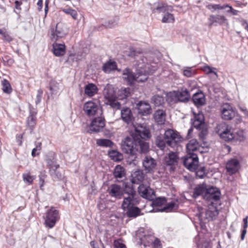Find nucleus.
Here are the masks:
<instances>
[{
  "label": "nucleus",
  "instance_id": "obj_26",
  "mask_svg": "<svg viewBox=\"0 0 248 248\" xmlns=\"http://www.w3.org/2000/svg\"><path fill=\"white\" fill-rule=\"evenodd\" d=\"M209 20L212 23H217L219 25H228V19L223 15H210Z\"/></svg>",
  "mask_w": 248,
  "mask_h": 248
},
{
  "label": "nucleus",
  "instance_id": "obj_30",
  "mask_svg": "<svg viewBox=\"0 0 248 248\" xmlns=\"http://www.w3.org/2000/svg\"><path fill=\"white\" fill-rule=\"evenodd\" d=\"M98 89L95 85L89 83L85 87V93L89 97H92L97 93Z\"/></svg>",
  "mask_w": 248,
  "mask_h": 248
},
{
  "label": "nucleus",
  "instance_id": "obj_22",
  "mask_svg": "<svg viewBox=\"0 0 248 248\" xmlns=\"http://www.w3.org/2000/svg\"><path fill=\"white\" fill-rule=\"evenodd\" d=\"M155 160L150 156H146L142 161V165L147 172H151L156 166Z\"/></svg>",
  "mask_w": 248,
  "mask_h": 248
},
{
  "label": "nucleus",
  "instance_id": "obj_49",
  "mask_svg": "<svg viewBox=\"0 0 248 248\" xmlns=\"http://www.w3.org/2000/svg\"><path fill=\"white\" fill-rule=\"evenodd\" d=\"M62 11L66 14L70 15L74 19L78 18V13L76 10L68 8L62 9Z\"/></svg>",
  "mask_w": 248,
  "mask_h": 248
},
{
  "label": "nucleus",
  "instance_id": "obj_43",
  "mask_svg": "<svg viewBox=\"0 0 248 248\" xmlns=\"http://www.w3.org/2000/svg\"><path fill=\"white\" fill-rule=\"evenodd\" d=\"M142 53V50L140 48H132L130 49L128 56L132 58L137 59V57Z\"/></svg>",
  "mask_w": 248,
  "mask_h": 248
},
{
  "label": "nucleus",
  "instance_id": "obj_13",
  "mask_svg": "<svg viewBox=\"0 0 248 248\" xmlns=\"http://www.w3.org/2000/svg\"><path fill=\"white\" fill-rule=\"evenodd\" d=\"M105 126V122L102 117L94 118L90 124L89 128L91 132H98L101 131Z\"/></svg>",
  "mask_w": 248,
  "mask_h": 248
},
{
  "label": "nucleus",
  "instance_id": "obj_31",
  "mask_svg": "<svg viewBox=\"0 0 248 248\" xmlns=\"http://www.w3.org/2000/svg\"><path fill=\"white\" fill-rule=\"evenodd\" d=\"M177 94L178 98V102H186L190 98V94L188 91L185 89H182L181 91H177Z\"/></svg>",
  "mask_w": 248,
  "mask_h": 248
},
{
  "label": "nucleus",
  "instance_id": "obj_45",
  "mask_svg": "<svg viewBox=\"0 0 248 248\" xmlns=\"http://www.w3.org/2000/svg\"><path fill=\"white\" fill-rule=\"evenodd\" d=\"M228 6H229L228 4H224L223 5H221L220 4H209L207 6V8L211 10L212 12L216 10H223L226 8Z\"/></svg>",
  "mask_w": 248,
  "mask_h": 248
},
{
  "label": "nucleus",
  "instance_id": "obj_34",
  "mask_svg": "<svg viewBox=\"0 0 248 248\" xmlns=\"http://www.w3.org/2000/svg\"><path fill=\"white\" fill-rule=\"evenodd\" d=\"M178 208V205L175 202H171L168 203L167 205L161 208H154L153 211L154 212H163V211H172L173 209H176Z\"/></svg>",
  "mask_w": 248,
  "mask_h": 248
},
{
  "label": "nucleus",
  "instance_id": "obj_53",
  "mask_svg": "<svg viewBox=\"0 0 248 248\" xmlns=\"http://www.w3.org/2000/svg\"><path fill=\"white\" fill-rule=\"evenodd\" d=\"M41 144V142H38L36 145V147L32 149L31 155L33 157L39 155L42 148Z\"/></svg>",
  "mask_w": 248,
  "mask_h": 248
},
{
  "label": "nucleus",
  "instance_id": "obj_56",
  "mask_svg": "<svg viewBox=\"0 0 248 248\" xmlns=\"http://www.w3.org/2000/svg\"><path fill=\"white\" fill-rule=\"evenodd\" d=\"M143 231V229H140L137 233V237H138L140 240V244H143L144 245V246L145 247L147 246L146 244L145 243L146 236H144V237H142L140 235V233L142 232Z\"/></svg>",
  "mask_w": 248,
  "mask_h": 248
},
{
  "label": "nucleus",
  "instance_id": "obj_24",
  "mask_svg": "<svg viewBox=\"0 0 248 248\" xmlns=\"http://www.w3.org/2000/svg\"><path fill=\"white\" fill-rule=\"evenodd\" d=\"M199 148L198 142L194 139L191 140L186 145L187 155H197L195 152H197Z\"/></svg>",
  "mask_w": 248,
  "mask_h": 248
},
{
  "label": "nucleus",
  "instance_id": "obj_4",
  "mask_svg": "<svg viewBox=\"0 0 248 248\" xmlns=\"http://www.w3.org/2000/svg\"><path fill=\"white\" fill-rule=\"evenodd\" d=\"M217 205V203L212 202L211 203L209 204L205 210L201 207H198L199 218L201 220L206 219L208 221L216 219L219 214Z\"/></svg>",
  "mask_w": 248,
  "mask_h": 248
},
{
  "label": "nucleus",
  "instance_id": "obj_54",
  "mask_svg": "<svg viewBox=\"0 0 248 248\" xmlns=\"http://www.w3.org/2000/svg\"><path fill=\"white\" fill-rule=\"evenodd\" d=\"M124 191L125 194H127V196H130L132 195L134 197H136V191L131 186H127L126 185L125 188L124 189Z\"/></svg>",
  "mask_w": 248,
  "mask_h": 248
},
{
  "label": "nucleus",
  "instance_id": "obj_16",
  "mask_svg": "<svg viewBox=\"0 0 248 248\" xmlns=\"http://www.w3.org/2000/svg\"><path fill=\"white\" fill-rule=\"evenodd\" d=\"M116 91L113 85L108 84H107L103 90V95L106 100L108 101H111L117 98Z\"/></svg>",
  "mask_w": 248,
  "mask_h": 248
},
{
  "label": "nucleus",
  "instance_id": "obj_50",
  "mask_svg": "<svg viewBox=\"0 0 248 248\" xmlns=\"http://www.w3.org/2000/svg\"><path fill=\"white\" fill-rule=\"evenodd\" d=\"M116 99H114L111 101H108L107 103H108L113 109H119L121 108V104Z\"/></svg>",
  "mask_w": 248,
  "mask_h": 248
},
{
  "label": "nucleus",
  "instance_id": "obj_3",
  "mask_svg": "<svg viewBox=\"0 0 248 248\" xmlns=\"http://www.w3.org/2000/svg\"><path fill=\"white\" fill-rule=\"evenodd\" d=\"M136 127L134 126V127ZM134 130H135L134 129ZM137 135L136 134L135 131L131 135V137L125 138L121 143V148L125 154L130 155H134L138 152L139 148L136 140H137Z\"/></svg>",
  "mask_w": 248,
  "mask_h": 248
},
{
  "label": "nucleus",
  "instance_id": "obj_18",
  "mask_svg": "<svg viewBox=\"0 0 248 248\" xmlns=\"http://www.w3.org/2000/svg\"><path fill=\"white\" fill-rule=\"evenodd\" d=\"M98 109V107L97 104L92 101H89L86 102L83 107V110L88 116L94 115Z\"/></svg>",
  "mask_w": 248,
  "mask_h": 248
},
{
  "label": "nucleus",
  "instance_id": "obj_21",
  "mask_svg": "<svg viewBox=\"0 0 248 248\" xmlns=\"http://www.w3.org/2000/svg\"><path fill=\"white\" fill-rule=\"evenodd\" d=\"M240 168L239 162L236 159H232L229 160L226 166L227 172L230 174L235 173Z\"/></svg>",
  "mask_w": 248,
  "mask_h": 248
},
{
  "label": "nucleus",
  "instance_id": "obj_59",
  "mask_svg": "<svg viewBox=\"0 0 248 248\" xmlns=\"http://www.w3.org/2000/svg\"><path fill=\"white\" fill-rule=\"evenodd\" d=\"M113 245L115 248H126L121 239L115 240Z\"/></svg>",
  "mask_w": 248,
  "mask_h": 248
},
{
  "label": "nucleus",
  "instance_id": "obj_47",
  "mask_svg": "<svg viewBox=\"0 0 248 248\" xmlns=\"http://www.w3.org/2000/svg\"><path fill=\"white\" fill-rule=\"evenodd\" d=\"M245 136L243 131L240 130L236 132H234V140L232 141H241L245 140Z\"/></svg>",
  "mask_w": 248,
  "mask_h": 248
},
{
  "label": "nucleus",
  "instance_id": "obj_20",
  "mask_svg": "<svg viewBox=\"0 0 248 248\" xmlns=\"http://www.w3.org/2000/svg\"><path fill=\"white\" fill-rule=\"evenodd\" d=\"M138 113L142 115H148L152 112L151 107L148 102L140 101L137 104Z\"/></svg>",
  "mask_w": 248,
  "mask_h": 248
},
{
  "label": "nucleus",
  "instance_id": "obj_44",
  "mask_svg": "<svg viewBox=\"0 0 248 248\" xmlns=\"http://www.w3.org/2000/svg\"><path fill=\"white\" fill-rule=\"evenodd\" d=\"M156 144L161 150H163L165 147L166 144H167L165 137L157 136L156 140Z\"/></svg>",
  "mask_w": 248,
  "mask_h": 248
},
{
  "label": "nucleus",
  "instance_id": "obj_14",
  "mask_svg": "<svg viewBox=\"0 0 248 248\" xmlns=\"http://www.w3.org/2000/svg\"><path fill=\"white\" fill-rule=\"evenodd\" d=\"M107 192L111 197L120 199L123 195L124 189L118 185L112 184L108 187Z\"/></svg>",
  "mask_w": 248,
  "mask_h": 248
},
{
  "label": "nucleus",
  "instance_id": "obj_28",
  "mask_svg": "<svg viewBox=\"0 0 248 248\" xmlns=\"http://www.w3.org/2000/svg\"><path fill=\"white\" fill-rule=\"evenodd\" d=\"M131 182L133 184H139L144 179V174L142 170H138L134 171L131 175Z\"/></svg>",
  "mask_w": 248,
  "mask_h": 248
},
{
  "label": "nucleus",
  "instance_id": "obj_41",
  "mask_svg": "<svg viewBox=\"0 0 248 248\" xmlns=\"http://www.w3.org/2000/svg\"><path fill=\"white\" fill-rule=\"evenodd\" d=\"M1 84L2 86V91L4 93L9 94L12 91V88L8 80L6 79H4L1 82Z\"/></svg>",
  "mask_w": 248,
  "mask_h": 248
},
{
  "label": "nucleus",
  "instance_id": "obj_52",
  "mask_svg": "<svg viewBox=\"0 0 248 248\" xmlns=\"http://www.w3.org/2000/svg\"><path fill=\"white\" fill-rule=\"evenodd\" d=\"M50 90L52 94H55L59 90V83L55 81H52L51 82Z\"/></svg>",
  "mask_w": 248,
  "mask_h": 248
},
{
  "label": "nucleus",
  "instance_id": "obj_55",
  "mask_svg": "<svg viewBox=\"0 0 248 248\" xmlns=\"http://www.w3.org/2000/svg\"><path fill=\"white\" fill-rule=\"evenodd\" d=\"M196 176L199 178H203L205 176L204 167H201L196 172Z\"/></svg>",
  "mask_w": 248,
  "mask_h": 248
},
{
  "label": "nucleus",
  "instance_id": "obj_57",
  "mask_svg": "<svg viewBox=\"0 0 248 248\" xmlns=\"http://www.w3.org/2000/svg\"><path fill=\"white\" fill-rule=\"evenodd\" d=\"M23 178L24 182L28 183L29 184H31L34 179L33 176H31L29 174H24L23 175Z\"/></svg>",
  "mask_w": 248,
  "mask_h": 248
},
{
  "label": "nucleus",
  "instance_id": "obj_15",
  "mask_svg": "<svg viewBox=\"0 0 248 248\" xmlns=\"http://www.w3.org/2000/svg\"><path fill=\"white\" fill-rule=\"evenodd\" d=\"M221 113L222 119L226 120H231L235 115V112L228 104H224L221 107Z\"/></svg>",
  "mask_w": 248,
  "mask_h": 248
},
{
  "label": "nucleus",
  "instance_id": "obj_10",
  "mask_svg": "<svg viewBox=\"0 0 248 248\" xmlns=\"http://www.w3.org/2000/svg\"><path fill=\"white\" fill-rule=\"evenodd\" d=\"M167 144L171 147L175 146L176 143L181 141V137L177 132L172 129L167 130L164 133Z\"/></svg>",
  "mask_w": 248,
  "mask_h": 248
},
{
  "label": "nucleus",
  "instance_id": "obj_19",
  "mask_svg": "<svg viewBox=\"0 0 248 248\" xmlns=\"http://www.w3.org/2000/svg\"><path fill=\"white\" fill-rule=\"evenodd\" d=\"M122 120L127 124H129L133 121L134 117L131 109L127 107H124L121 111Z\"/></svg>",
  "mask_w": 248,
  "mask_h": 248
},
{
  "label": "nucleus",
  "instance_id": "obj_35",
  "mask_svg": "<svg viewBox=\"0 0 248 248\" xmlns=\"http://www.w3.org/2000/svg\"><path fill=\"white\" fill-rule=\"evenodd\" d=\"M108 155L112 160L114 161H120L123 159V155L116 150H111L108 152Z\"/></svg>",
  "mask_w": 248,
  "mask_h": 248
},
{
  "label": "nucleus",
  "instance_id": "obj_62",
  "mask_svg": "<svg viewBox=\"0 0 248 248\" xmlns=\"http://www.w3.org/2000/svg\"><path fill=\"white\" fill-rule=\"evenodd\" d=\"M192 125L197 129H201L204 126V124L193 120Z\"/></svg>",
  "mask_w": 248,
  "mask_h": 248
},
{
  "label": "nucleus",
  "instance_id": "obj_58",
  "mask_svg": "<svg viewBox=\"0 0 248 248\" xmlns=\"http://www.w3.org/2000/svg\"><path fill=\"white\" fill-rule=\"evenodd\" d=\"M46 177V172L42 171L40 173L39 175V180H40V186L42 187L44 184L45 179Z\"/></svg>",
  "mask_w": 248,
  "mask_h": 248
},
{
  "label": "nucleus",
  "instance_id": "obj_63",
  "mask_svg": "<svg viewBox=\"0 0 248 248\" xmlns=\"http://www.w3.org/2000/svg\"><path fill=\"white\" fill-rule=\"evenodd\" d=\"M165 202L164 199L158 198L153 202V205L158 206L163 204Z\"/></svg>",
  "mask_w": 248,
  "mask_h": 248
},
{
  "label": "nucleus",
  "instance_id": "obj_27",
  "mask_svg": "<svg viewBox=\"0 0 248 248\" xmlns=\"http://www.w3.org/2000/svg\"><path fill=\"white\" fill-rule=\"evenodd\" d=\"M194 103L197 106H201L205 103V98L203 93L202 92L195 93L192 98Z\"/></svg>",
  "mask_w": 248,
  "mask_h": 248
},
{
  "label": "nucleus",
  "instance_id": "obj_25",
  "mask_svg": "<svg viewBox=\"0 0 248 248\" xmlns=\"http://www.w3.org/2000/svg\"><path fill=\"white\" fill-rule=\"evenodd\" d=\"M53 52L57 57L63 56L65 52V46L64 44H59L55 42L53 44Z\"/></svg>",
  "mask_w": 248,
  "mask_h": 248
},
{
  "label": "nucleus",
  "instance_id": "obj_12",
  "mask_svg": "<svg viewBox=\"0 0 248 248\" xmlns=\"http://www.w3.org/2000/svg\"><path fill=\"white\" fill-rule=\"evenodd\" d=\"M138 192L141 197L149 200H153L155 198L154 190L149 186L144 184H141L139 186Z\"/></svg>",
  "mask_w": 248,
  "mask_h": 248
},
{
  "label": "nucleus",
  "instance_id": "obj_2",
  "mask_svg": "<svg viewBox=\"0 0 248 248\" xmlns=\"http://www.w3.org/2000/svg\"><path fill=\"white\" fill-rule=\"evenodd\" d=\"M135 133L137 135V140L138 148L141 153H146L148 151L149 145L144 140L148 139L151 135L149 130L145 127L140 125L135 127Z\"/></svg>",
  "mask_w": 248,
  "mask_h": 248
},
{
  "label": "nucleus",
  "instance_id": "obj_46",
  "mask_svg": "<svg viewBox=\"0 0 248 248\" xmlns=\"http://www.w3.org/2000/svg\"><path fill=\"white\" fill-rule=\"evenodd\" d=\"M130 89L129 88L122 89L118 92V96L120 99H123L128 96Z\"/></svg>",
  "mask_w": 248,
  "mask_h": 248
},
{
  "label": "nucleus",
  "instance_id": "obj_11",
  "mask_svg": "<svg viewBox=\"0 0 248 248\" xmlns=\"http://www.w3.org/2000/svg\"><path fill=\"white\" fill-rule=\"evenodd\" d=\"M179 158L177 153L171 152L165 156L164 162L165 164L170 167V170H173L177 166Z\"/></svg>",
  "mask_w": 248,
  "mask_h": 248
},
{
  "label": "nucleus",
  "instance_id": "obj_17",
  "mask_svg": "<svg viewBox=\"0 0 248 248\" xmlns=\"http://www.w3.org/2000/svg\"><path fill=\"white\" fill-rule=\"evenodd\" d=\"M138 203V200L136 197H134L132 195L130 196H124L122 207L124 211H125L136 205Z\"/></svg>",
  "mask_w": 248,
  "mask_h": 248
},
{
  "label": "nucleus",
  "instance_id": "obj_32",
  "mask_svg": "<svg viewBox=\"0 0 248 248\" xmlns=\"http://www.w3.org/2000/svg\"><path fill=\"white\" fill-rule=\"evenodd\" d=\"M59 165L53 166L50 170V174L54 180H60L63 177V174L60 172L58 169Z\"/></svg>",
  "mask_w": 248,
  "mask_h": 248
},
{
  "label": "nucleus",
  "instance_id": "obj_40",
  "mask_svg": "<svg viewBox=\"0 0 248 248\" xmlns=\"http://www.w3.org/2000/svg\"><path fill=\"white\" fill-rule=\"evenodd\" d=\"M96 144L102 147H110L113 145V142L108 139H98L96 140Z\"/></svg>",
  "mask_w": 248,
  "mask_h": 248
},
{
  "label": "nucleus",
  "instance_id": "obj_38",
  "mask_svg": "<svg viewBox=\"0 0 248 248\" xmlns=\"http://www.w3.org/2000/svg\"><path fill=\"white\" fill-rule=\"evenodd\" d=\"M116 63L114 62H108L103 66V70L106 73H109L116 69Z\"/></svg>",
  "mask_w": 248,
  "mask_h": 248
},
{
  "label": "nucleus",
  "instance_id": "obj_36",
  "mask_svg": "<svg viewBox=\"0 0 248 248\" xmlns=\"http://www.w3.org/2000/svg\"><path fill=\"white\" fill-rule=\"evenodd\" d=\"M203 71L206 74H213L212 78L216 80L218 78V75L216 72V68L215 67H211L208 65L204 66L202 68Z\"/></svg>",
  "mask_w": 248,
  "mask_h": 248
},
{
  "label": "nucleus",
  "instance_id": "obj_5",
  "mask_svg": "<svg viewBox=\"0 0 248 248\" xmlns=\"http://www.w3.org/2000/svg\"><path fill=\"white\" fill-rule=\"evenodd\" d=\"M217 132L225 141H231L234 140L233 130L225 123H221L217 126Z\"/></svg>",
  "mask_w": 248,
  "mask_h": 248
},
{
  "label": "nucleus",
  "instance_id": "obj_60",
  "mask_svg": "<svg viewBox=\"0 0 248 248\" xmlns=\"http://www.w3.org/2000/svg\"><path fill=\"white\" fill-rule=\"evenodd\" d=\"M169 7L166 5H162L160 6H158L156 10L159 12V13H165L166 11H168L169 9Z\"/></svg>",
  "mask_w": 248,
  "mask_h": 248
},
{
  "label": "nucleus",
  "instance_id": "obj_42",
  "mask_svg": "<svg viewBox=\"0 0 248 248\" xmlns=\"http://www.w3.org/2000/svg\"><path fill=\"white\" fill-rule=\"evenodd\" d=\"M206 189L203 186L200 185L197 186L194 189L193 196L194 198H197L201 195L204 194Z\"/></svg>",
  "mask_w": 248,
  "mask_h": 248
},
{
  "label": "nucleus",
  "instance_id": "obj_9",
  "mask_svg": "<svg viewBox=\"0 0 248 248\" xmlns=\"http://www.w3.org/2000/svg\"><path fill=\"white\" fill-rule=\"evenodd\" d=\"M184 165L190 171H195L198 168L199 159L197 155H186L184 160Z\"/></svg>",
  "mask_w": 248,
  "mask_h": 248
},
{
  "label": "nucleus",
  "instance_id": "obj_48",
  "mask_svg": "<svg viewBox=\"0 0 248 248\" xmlns=\"http://www.w3.org/2000/svg\"><path fill=\"white\" fill-rule=\"evenodd\" d=\"M174 21V17L172 14L166 13L163 16L162 22L163 23H172Z\"/></svg>",
  "mask_w": 248,
  "mask_h": 248
},
{
  "label": "nucleus",
  "instance_id": "obj_7",
  "mask_svg": "<svg viewBox=\"0 0 248 248\" xmlns=\"http://www.w3.org/2000/svg\"><path fill=\"white\" fill-rule=\"evenodd\" d=\"M59 219V212L55 208L51 207L46 213L45 224L49 228H53Z\"/></svg>",
  "mask_w": 248,
  "mask_h": 248
},
{
  "label": "nucleus",
  "instance_id": "obj_37",
  "mask_svg": "<svg viewBox=\"0 0 248 248\" xmlns=\"http://www.w3.org/2000/svg\"><path fill=\"white\" fill-rule=\"evenodd\" d=\"M126 215L130 217H136L140 214V209L135 205L126 210Z\"/></svg>",
  "mask_w": 248,
  "mask_h": 248
},
{
  "label": "nucleus",
  "instance_id": "obj_8",
  "mask_svg": "<svg viewBox=\"0 0 248 248\" xmlns=\"http://www.w3.org/2000/svg\"><path fill=\"white\" fill-rule=\"evenodd\" d=\"M203 196L204 199L210 202V203L212 202L217 203L220 199V192L217 188L211 187L206 189Z\"/></svg>",
  "mask_w": 248,
  "mask_h": 248
},
{
  "label": "nucleus",
  "instance_id": "obj_64",
  "mask_svg": "<svg viewBox=\"0 0 248 248\" xmlns=\"http://www.w3.org/2000/svg\"><path fill=\"white\" fill-rule=\"evenodd\" d=\"M43 91L41 90L38 91L37 94L36 95V100L35 103L36 105L38 104L41 100L42 96Z\"/></svg>",
  "mask_w": 248,
  "mask_h": 248
},
{
  "label": "nucleus",
  "instance_id": "obj_1",
  "mask_svg": "<svg viewBox=\"0 0 248 248\" xmlns=\"http://www.w3.org/2000/svg\"><path fill=\"white\" fill-rule=\"evenodd\" d=\"M135 64V75L128 68L124 69L123 72V78L129 84H131L135 80L138 82H145L147 80L148 75L153 73L154 71L151 68L150 64L148 62L147 58L144 57H140Z\"/></svg>",
  "mask_w": 248,
  "mask_h": 248
},
{
  "label": "nucleus",
  "instance_id": "obj_33",
  "mask_svg": "<svg viewBox=\"0 0 248 248\" xmlns=\"http://www.w3.org/2000/svg\"><path fill=\"white\" fill-rule=\"evenodd\" d=\"M166 101L168 103L172 105L178 102L177 91L170 92L166 94Z\"/></svg>",
  "mask_w": 248,
  "mask_h": 248
},
{
  "label": "nucleus",
  "instance_id": "obj_51",
  "mask_svg": "<svg viewBox=\"0 0 248 248\" xmlns=\"http://www.w3.org/2000/svg\"><path fill=\"white\" fill-rule=\"evenodd\" d=\"M36 117L35 114L31 113L28 117L27 123L30 127H33L35 124Z\"/></svg>",
  "mask_w": 248,
  "mask_h": 248
},
{
  "label": "nucleus",
  "instance_id": "obj_61",
  "mask_svg": "<svg viewBox=\"0 0 248 248\" xmlns=\"http://www.w3.org/2000/svg\"><path fill=\"white\" fill-rule=\"evenodd\" d=\"M193 120L204 124V116L202 113L195 115Z\"/></svg>",
  "mask_w": 248,
  "mask_h": 248
},
{
  "label": "nucleus",
  "instance_id": "obj_29",
  "mask_svg": "<svg viewBox=\"0 0 248 248\" xmlns=\"http://www.w3.org/2000/svg\"><path fill=\"white\" fill-rule=\"evenodd\" d=\"M113 175L118 181H120L121 179L125 177L124 169L120 165H117L114 169Z\"/></svg>",
  "mask_w": 248,
  "mask_h": 248
},
{
  "label": "nucleus",
  "instance_id": "obj_23",
  "mask_svg": "<svg viewBox=\"0 0 248 248\" xmlns=\"http://www.w3.org/2000/svg\"><path fill=\"white\" fill-rule=\"evenodd\" d=\"M166 114L164 110L158 109L154 114L155 121L158 124H163L166 121Z\"/></svg>",
  "mask_w": 248,
  "mask_h": 248
},
{
  "label": "nucleus",
  "instance_id": "obj_6",
  "mask_svg": "<svg viewBox=\"0 0 248 248\" xmlns=\"http://www.w3.org/2000/svg\"><path fill=\"white\" fill-rule=\"evenodd\" d=\"M67 34V31L65 25L62 23H58L55 27L50 29L49 37L52 41L56 42L64 37Z\"/></svg>",
  "mask_w": 248,
  "mask_h": 248
},
{
  "label": "nucleus",
  "instance_id": "obj_39",
  "mask_svg": "<svg viewBox=\"0 0 248 248\" xmlns=\"http://www.w3.org/2000/svg\"><path fill=\"white\" fill-rule=\"evenodd\" d=\"M151 102L155 106H160L163 104L164 99L162 96L159 95H155L152 98Z\"/></svg>",
  "mask_w": 248,
  "mask_h": 248
}]
</instances>
